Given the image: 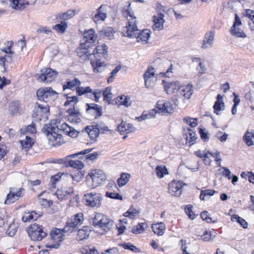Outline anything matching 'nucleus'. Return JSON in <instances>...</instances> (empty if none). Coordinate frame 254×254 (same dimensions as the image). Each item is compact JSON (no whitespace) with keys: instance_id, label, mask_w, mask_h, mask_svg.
<instances>
[{"instance_id":"obj_25","label":"nucleus","mask_w":254,"mask_h":254,"mask_svg":"<svg viewBox=\"0 0 254 254\" xmlns=\"http://www.w3.org/2000/svg\"><path fill=\"white\" fill-rule=\"evenodd\" d=\"M64 233L63 229H56L51 232L52 239L56 242H61L64 239Z\"/></svg>"},{"instance_id":"obj_31","label":"nucleus","mask_w":254,"mask_h":254,"mask_svg":"<svg viewBox=\"0 0 254 254\" xmlns=\"http://www.w3.org/2000/svg\"><path fill=\"white\" fill-rule=\"evenodd\" d=\"M67 112L69 114V118L72 122L76 123H79L81 122L80 113L78 111H76L73 109H69Z\"/></svg>"},{"instance_id":"obj_10","label":"nucleus","mask_w":254,"mask_h":254,"mask_svg":"<svg viewBox=\"0 0 254 254\" xmlns=\"http://www.w3.org/2000/svg\"><path fill=\"white\" fill-rule=\"evenodd\" d=\"M91 150L92 149H87L78 153L69 155L65 157V163L67 166H69L74 169H76V170H81V169H83L84 167V164L79 160H70V158L75 156H78L80 155L86 154L89 153Z\"/></svg>"},{"instance_id":"obj_41","label":"nucleus","mask_w":254,"mask_h":254,"mask_svg":"<svg viewBox=\"0 0 254 254\" xmlns=\"http://www.w3.org/2000/svg\"><path fill=\"white\" fill-rule=\"evenodd\" d=\"M115 102L118 105H124L126 107H128L130 105L129 98L124 95L117 97Z\"/></svg>"},{"instance_id":"obj_8","label":"nucleus","mask_w":254,"mask_h":254,"mask_svg":"<svg viewBox=\"0 0 254 254\" xmlns=\"http://www.w3.org/2000/svg\"><path fill=\"white\" fill-rule=\"evenodd\" d=\"M27 233L33 241H41L47 236V233L44 231V228L36 223L30 225L27 230Z\"/></svg>"},{"instance_id":"obj_24","label":"nucleus","mask_w":254,"mask_h":254,"mask_svg":"<svg viewBox=\"0 0 254 254\" xmlns=\"http://www.w3.org/2000/svg\"><path fill=\"white\" fill-rule=\"evenodd\" d=\"M61 130H62L66 134L72 137H76L78 134V131L69 126L66 123H64L61 125V128H60V131Z\"/></svg>"},{"instance_id":"obj_52","label":"nucleus","mask_w":254,"mask_h":254,"mask_svg":"<svg viewBox=\"0 0 254 254\" xmlns=\"http://www.w3.org/2000/svg\"><path fill=\"white\" fill-rule=\"evenodd\" d=\"M76 92L79 96L85 94H88V93H91L92 89L89 87H78L76 88Z\"/></svg>"},{"instance_id":"obj_33","label":"nucleus","mask_w":254,"mask_h":254,"mask_svg":"<svg viewBox=\"0 0 254 254\" xmlns=\"http://www.w3.org/2000/svg\"><path fill=\"white\" fill-rule=\"evenodd\" d=\"M85 130L91 140L96 139L99 134V131L96 129L94 125L86 127Z\"/></svg>"},{"instance_id":"obj_61","label":"nucleus","mask_w":254,"mask_h":254,"mask_svg":"<svg viewBox=\"0 0 254 254\" xmlns=\"http://www.w3.org/2000/svg\"><path fill=\"white\" fill-rule=\"evenodd\" d=\"M196 121V119L191 118L189 117H186L184 119V122L192 127H194L197 125Z\"/></svg>"},{"instance_id":"obj_28","label":"nucleus","mask_w":254,"mask_h":254,"mask_svg":"<svg viewBox=\"0 0 254 254\" xmlns=\"http://www.w3.org/2000/svg\"><path fill=\"white\" fill-rule=\"evenodd\" d=\"M214 113L217 115L218 114V112L221 110H223L224 109V103L223 101V97L218 94L216 97V101L213 106Z\"/></svg>"},{"instance_id":"obj_64","label":"nucleus","mask_w":254,"mask_h":254,"mask_svg":"<svg viewBox=\"0 0 254 254\" xmlns=\"http://www.w3.org/2000/svg\"><path fill=\"white\" fill-rule=\"evenodd\" d=\"M14 189V195L18 200L19 198L22 197L24 194L25 190L22 188H13Z\"/></svg>"},{"instance_id":"obj_40","label":"nucleus","mask_w":254,"mask_h":254,"mask_svg":"<svg viewBox=\"0 0 254 254\" xmlns=\"http://www.w3.org/2000/svg\"><path fill=\"white\" fill-rule=\"evenodd\" d=\"M130 178V175L128 173H123L120 177L117 180V183L120 187L126 185L128 182Z\"/></svg>"},{"instance_id":"obj_42","label":"nucleus","mask_w":254,"mask_h":254,"mask_svg":"<svg viewBox=\"0 0 254 254\" xmlns=\"http://www.w3.org/2000/svg\"><path fill=\"white\" fill-rule=\"evenodd\" d=\"M13 188H10L9 192L7 194L6 198L5 200L4 203L5 204H10L14 202L17 200L16 197L14 195V192Z\"/></svg>"},{"instance_id":"obj_35","label":"nucleus","mask_w":254,"mask_h":254,"mask_svg":"<svg viewBox=\"0 0 254 254\" xmlns=\"http://www.w3.org/2000/svg\"><path fill=\"white\" fill-rule=\"evenodd\" d=\"M186 135L187 142L189 143L190 146L192 145L195 143V140L197 139V136L195 132L191 129H187V133H186Z\"/></svg>"},{"instance_id":"obj_34","label":"nucleus","mask_w":254,"mask_h":254,"mask_svg":"<svg viewBox=\"0 0 254 254\" xmlns=\"http://www.w3.org/2000/svg\"><path fill=\"white\" fill-rule=\"evenodd\" d=\"M118 130L120 132H126L127 133L133 132L135 130V128L132 124H127L122 122L121 125L118 126Z\"/></svg>"},{"instance_id":"obj_9","label":"nucleus","mask_w":254,"mask_h":254,"mask_svg":"<svg viewBox=\"0 0 254 254\" xmlns=\"http://www.w3.org/2000/svg\"><path fill=\"white\" fill-rule=\"evenodd\" d=\"M83 221V214L82 213H77L67 220L63 230L65 233H71L81 225Z\"/></svg>"},{"instance_id":"obj_37","label":"nucleus","mask_w":254,"mask_h":254,"mask_svg":"<svg viewBox=\"0 0 254 254\" xmlns=\"http://www.w3.org/2000/svg\"><path fill=\"white\" fill-rule=\"evenodd\" d=\"M165 228V225L162 222L154 224L152 226L153 232L159 236L162 235L164 234Z\"/></svg>"},{"instance_id":"obj_46","label":"nucleus","mask_w":254,"mask_h":254,"mask_svg":"<svg viewBox=\"0 0 254 254\" xmlns=\"http://www.w3.org/2000/svg\"><path fill=\"white\" fill-rule=\"evenodd\" d=\"M140 212V210H136L133 207H130L129 209L124 214V216L125 217H129L131 219H133Z\"/></svg>"},{"instance_id":"obj_47","label":"nucleus","mask_w":254,"mask_h":254,"mask_svg":"<svg viewBox=\"0 0 254 254\" xmlns=\"http://www.w3.org/2000/svg\"><path fill=\"white\" fill-rule=\"evenodd\" d=\"M62 175H60V173H58L51 177L49 184V189L50 190H53V189H55L56 188L57 183L59 181Z\"/></svg>"},{"instance_id":"obj_48","label":"nucleus","mask_w":254,"mask_h":254,"mask_svg":"<svg viewBox=\"0 0 254 254\" xmlns=\"http://www.w3.org/2000/svg\"><path fill=\"white\" fill-rule=\"evenodd\" d=\"M231 221L238 222L244 228L248 227V224L246 220L237 215H233L231 216Z\"/></svg>"},{"instance_id":"obj_22","label":"nucleus","mask_w":254,"mask_h":254,"mask_svg":"<svg viewBox=\"0 0 254 254\" xmlns=\"http://www.w3.org/2000/svg\"><path fill=\"white\" fill-rule=\"evenodd\" d=\"M106 6L105 5H101L97 9V13L93 16L94 22H97L99 20L104 21L107 17Z\"/></svg>"},{"instance_id":"obj_30","label":"nucleus","mask_w":254,"mask_h":254,"mask_svg":"<svg viewBox=\"0 0 254 254\" xmlns=\"http://www.w3.org/2000/svg\"><path fill=\"white\" fill-rule=\"evenodd\" d=\"M90 231L91 230L88 226H84L78 231L77 238L79 240L86 239L89 237Z\"/></svg>"},{"instance_id":"obj_20","label":"nucleus","mask_w":254,"mask_h":254,"mask_svg":"<svg viewBox=\"0 0 254 254\" xmlns=\"http://www.w3.org/2000/svg\"><path fill=\"white\" fill-rule=\"evenodd\" d=\"M144 79L145 86L146 88H149L151 87V80L153 78L155 77V69L152 66H149L143 75Z\"/></svg>"},{"instance_id":"obj_45","label":"nucleus","mask_w":254,"mask_h":254,"mask_svg":"<svg viewBox=\"0 0 254 254\" xmlns=\"http://www.w3.org/2000/svg\"><path fill=\"white\" fill-rule=\"evenodd\" d=\"M155 170L156 175L159 178H163L165 175L168 174V170L165 166H157Z\"/></svg>"},{"instance_id":"obj_51","label":"nucleus","mask_w":254,"mask_h":254,"mask_svg":"<svg viewBox=\"0 0 254 254\" xmlns=\"http://www.w3.org/2000/svg\"><path fill=\"white\" fill-rule=\"evenodd\" d=\"M19 102L17 101H13L9 104V111L11 115H15L19 110Z\"/></svg>"},{"instance_id":"obj_38","label":"nucleus","mask_w":254,"mask_h":254,"mask_svg":"<svg viewBox=\"0 0 254 254\" xmlns=\"http://www.w3.org/2000/svg\"><path fill=\"white\" fill-rule=\"evenodd\" d=\"M84 175V171L82 170H75L72 172L69 176L73 181L78 183L81 181Z\"/></svg>"},{"instance_id":"obj_60","label":"nucleus","mask_w":254,"mask_h":254,"mask_svg":"<svg viewBox=\"0 0 254 254\" xmlns=\"http://www.w3.org/2000/svg\"><path fill=\"white\" fill-rule=\"evenodd\" d=\"M102 95H103V92L100 89H96L93 92L91 91V97H90V98L94 99L96 102H98Z\"/></svg>"},{"instance_id":"obj_63","label":"nucleus","mask_w":254,"mask_h":254,"mask_svg":"<svg viewBox=\"0 0 254 254\" xmlns=\"http://www.w3.org/2000/svg\"><path fill=\"white\" fill-rule=\"evenodd\" d=\"M215 136L219 139L220 141L224 142L226 141L228 138V134L225 132L219 131L216 133Z\"/></svg>"},{"instance_id":"obj_16","label":"nucleus","mask_w":254,"mask_h":254,"mask_svg":"<svg viewBox=\"0 0 254 254\" xmlns=\"http://www.w3.org/2000/svg\"><path fill=\"white\" fill-rule=\"evenodd\" d=\"M183 186L182 181H172L169 184L168 191L172 195L180 196L182 194Z\"/></svg>"},{"instance_id":"obj_53","label":"nucleus","mask_w":254,"mask_h":254,"mask_svg":"<svg viewBox=\"0 0 254 254\" xmlns=\"http://www.w3.org/2000/svg\"><path fill=\"white\" fill-rule=\"evenodd\" d=\"M245 15L252 21L253 25H252L250 22H249V25L251 27V29L254 30V11L251 9H246L245 10Z\"/></svg>"},{"instance_id":"obj_14","label":"nucleus","mask_w":254,"mask_h":254,"mask_svg":"<svg viewBox=\"0 0 254 254\" xmlns=\"http://www.w3.org/2000/svg\"><path fill=\"white\" fill-rule=\"evenodd\" d=\"M157 111L162 115L171 114L173 111L172 104L167 101L160 100L157 103Z\"/></svg>"},{"instance_id":"obj_3","label":"nucleus","mask_w":254,"mask_h":254,"mask_svg":"<svg viewBox=\"0 0 254 254\" xmlns=\"http://www.w3.org/2000/svg\"><path fill=\"white\" fill-rule=\"evenodd\" d=\"M42 131L46 135L48 139L49 144L53 146L61 145L63 139L62 134L60 133V128L56 122H51L44 125Z\"/></svg>"},{"instance_id":"obj_44","label":"nucleus","mask_w":254,"mask_h":254,"mask_svg":"<svg viewBox=\"0 0 254 254\" xmlns=\"http://www.w3.org/2000/svg\"><path fill=\"white\" fill-rule=\"evenodd\" d=\"M39 215L36 213L35 211H32L30 213H27L25 216H23L22 220L23 222H26L28 221L36 220L39 217Z\"/></svg>"},{"instance_id":"obj_57","label":"nucleus","mask_w":254,"mask_h":254,"mask_svg":"<svg viewBox=\"0 0 254 254\" xmlns=\"http://www.w3.org/2000/svg\"><path fill=\"white\" fill-rule=\"evenodd\" d=\"M231 33L232 35L237 37H246V35L244 32L240 28L236 27L233 30V28H231Z\"/></svg>"},{"instance_id":"obj_5","label":"nucleus","mask_w":254,"mask_h":254,"mask_svg":"<svg viewBox=\"0 0 254 254\" xmlns=\"http://www.w3.org/2000/svg\"><path fill=\"white\" fill-rule=\"evenodd\" d=\"M91 223L94 227L100 228L105 231L110 230L113 225V221L102 213H96Z\"/></svg>"},{"instance_id":"obj_2","label":"nucleus","mask_w":254,"mask_h":254,"mask_svg":"<svg viewBox=\"0 0 254 254\" xmlns=\"http://www.w3.org/2000/svg\"><path fill=\"white\" fill-rule=\"evenodd\" d=\"M107 49L108 48L105 44L97 46L92 51L91 49H90L92 56L88 59L91 60L90 63L94 72H101L105 69L106 64L104 62H101L99 58L106 57L108 54Z\"/></svg>"},{"instance_id":"obj_23","label":"nucleus","mask_w":254,"mask_h":254,"mask_svg":"<svg viewBox=\"0 0 254 254\" xmlns=\"http://www.w3.org/2000/svg\"><path fill=\"white\" fill-rule=\"evenodd\" d=\"M179 82H166L164 85V89L168 94H172L177 91V94L178 92V89L180 87Z\"/></svg>"},{"instance_id":"obj_62","label":"nucleus","mask_w":254,"mask_h":254,"mask_svg":"<svg viewBox=\"0 0 254 254\" xmlns=\"http://www.w3.org/2000/svg\"><path fill=\"white\" fill-rule=\"evenodd\" d=\"M13 44V42L11 41H8L5 43V47H4L2 51L5 54H12L14 52L11 50V47Z\"/></svg>"},{"instance_id":"obj_19","label":"nucleus","mask_w":254,"mask_h":254,"mask_svg":"<svg viewBox=\"0 0 254 254\" xmlns=\"http://www.w3.org/2000/svg\"><path fill=\"white\" fill-rule=\"evenodd\" d=\"M74 193V190L72 187H63L61 189L57 190L56 194L60 200L66 199L69 196L72 195Z\"/></svg>"},{"instance_id":"obj_26","label":"nucleus","mask_w":254,"mask_h":254,"mask_svg":"<svg viewBox=\"0 0 254 254\" xmlns=\"http://www.w3.org/2000/svg\"><path fill=\"white\" fill-rule=\"evenodd\" d=\"M150 31L148 29L143 30L139 32L138 31L135 37L136 41L138 42H142L146 43L150 37Z\"/></svg>"},{"instance_id":"obj_27","label":"nucleus","mask_w":254,"mask_h":254,"mask_svg":"<svg viewBox=\"0 0 254 254\" xmlns=\"http://www.w3.org/2000/svg\"><path fill=\"white\" fill-rule=\"evenodd\" d=\"M81 83L80 81L76 78H74L72 80L67 81L64 84L63 89L65 90L66 89H69L72 90L76 89V88L79 86Z\"/></svg>"},{"instance_id":"obj_49","label":"nucleus","mask_w":254,"mask_h":254,"mask_svg":"<svg viewBox=\"0 0 254 254\" xmlns=\"http://www.w3.org/2000/svg\"><path fill=\"white\" fill-rule=\"evenodd\" d=\"M112 88L110 87H108L103 91V95L104 97V100L109 103L111 101L113 94L111 92Z\"/></svg>"},{"instance_id":"obj_36","label":"nucleus","mask_w":254,"mask_h":254,"mask_svg":"<svg viewBox=\"0 0 254 254\" xmlns=\"http://www.w3.org/2000/svg\"><path fill=\"white\" fill-rule=\"evenodd\" d=\"M57 22L59 23L53 26V29L57 31L58 33H64L67 27V23L61 20L56 19Z\"/></svg>"},{"instance_id":"obj_32","label":"nucleus","mask_w":254,"mask_h":254,"mask_svg":"<svg viewBox=\"0 0 254 254\" xmlns=\"http://www.w3.org/2000/svg\"><path fill=\"white\" fill-rule=\"evenodd\" d=\"M75 10H68L63 13H60L56 16V19L61 20L64 21L72 18L75 14Z\"/></svg>"},{"instance_id":"obj_4","label":"nucleus","mask_w":254,"mask_h":254,"mask_svg":"<svg viewBox=\"0 0 254 254\" xmlns=\"http://www.w3.org/2000/svg\"><path fill=\"white\" fill-rule=\"evenodd\" d=\"M127 17L128 20V26L124 27L122 33L124 36L128 37H135L139 30L136 25V19L133 13L129 11H127Z\"/></svg>"},{"instance_id":"obj_59","label":"nucleus","mask_w":254,"mask_h":254,"mask_svg":"<svg viewBox=\"0 0 254 254\" xmlns=\"http://www.w3.org/2000/svg\"><path fill=\"white\" fill-rule=\"evenodd\" d=\"M102 32L105 37H108L109 39H111L113 38L115 31L112 28L107 27L103 29L102 31Z\"/></svg>"},{"instance_id":"obj_13","label":"nucleus","mask_w":254,"mask_h":254,"mask_svg":"<svg viewBox=\"0 0 254 254\" xmlns=\"http://www.w3.org/2000/svg\"><path fill=\"white\" fill-rule=\"evenodd\" d=\"M34 116L37 119L41 120L42 119H47L49 114V106L48 104H40L36 103L33 111Z\"/></svg>"},{"instance_id":"obj_7","label":"nucleus","mask_w":254,"mask_h":254,"mask_svg":"<svg viewBox=\"0 0 254 254\" xmlns=\"http://www.w3.org/2000/svg\"><path fill=\"white\" fill-rule=\"evenodd\" d=\"M82 199L86 206L91 208H97L101 205L102 197L100 193L90 192L85 193Z\"/></svg>"},{"instance_id":"obj_6","label":"nucleus","mask_w":254,"mask_h":254,"mask_svg":"<svg viewBox=\"0 0 254 254\" xmlns=\"http://www.w3.org/2000/svg\"><path fill=\"white\" fill-rule=\"evenodd\" d=\"M106 175L105 173L99 169H94L89 171L86 179L88 181H92V187L95 188L102 185L106 180Z\"/></svg>"},{"instance_id":"obj_15","label":"nucleus","mask_w":254,"mask_h":254,"mask_svg":"<svg viewBox=\"0 0 254 254\" xmlns=\"http://www.w3.org/2000/svg\"><path fill=\"white\" fill-rule=\"evenodd\" d=\"M11 7L16 10H22L27 6L34 5L37 0H8Z\"/></svg>"},{"instance_id":"obj_50","label":"nucleus","mask_w":254,"mask_h":254,"mask_svg":"<svg viewBox=\"0 0 254 254\" xmlns=\"http://www.w3.org/2000/svg\"><path fill=\"white\" fill-rule=\"evenodd\" d=\"M20 132L21 133L27 132L34 134L36 132L35 126L33 123H32V124L26 127L25 128H21L20 129Z\"/></svg>"},{"instance_id":"obj_12","label":"nucleus","mask_w":254,"mask_h":254,"mask_svg":"<svg viewBox=\"0 0 254 254\" xmlns=\"http://www.w3.org/2000/svg\"><path fill=\"white\" fill-rule=\"evenodd\" d=\"M58 72L50 68H43L41 70V74L36 75L39 82L49 83L56 79Z\"/></svg>"},{"instance_id":"obj_54","label":"nucleus","mask_w":254,"mask_h":254,"mask_svg":"<svg viewBox=\"0 0 254 254\" xmlns=\"http://www.w3.org/2000/svg\"><path fill=\"white\" fill-rule=\"evenodd\" d=\"M94 126L96 129L99 131V133H103L105 131L109 130L108 127L105 125V123L102 122L97 123V124H95Z\"/></svg>"},{"instance_id":"obj_29","label":"nucleus","mask_w":254,"mask_h":254,"mask_svg":"<svg viewBox=\"0 0 254 254\" xmlns=\"http://www.w3.org/2000/svg\"><path fill=\"white\" fill-rule=\"evenodd\" d=\"M243 140L248 146H251L253 145L254 142V130H247L243 136Z\"/></svg>"},{"instance_id":"obj_1","label":"nucleus","mask_w":254,"mask_h":254,"mask_svg":"<svg viewBox=\"0 0 254 254\" xmlns=\"http://www.w3.org/2000/svg\"><path fill=\"white\" fill-rule=\"evenodd\" d=\"M98 36L93 29H88L84 32L83 37L81 40L80 47L77 50L79 57H85L89 59L92 56L90 53L91 47L94 46L97 42Z\"/></svg>"},{"instance_id":"obj_58","label":"nucleus","mask_w":254,"mask_h":254,"mask_svg":"<svg viewBox=\"0 0 254 254\" xmlns=\"http://www.w3.org/2000/svg\"><path fill=\"white\" fill-rule=\"evenodd\" d=\"M17 227L14 223H11L8 226V229L6 231V233L9 236L12 237L17 232Z\"/></svg>"},{"instance_id":"obj_11","label":"nucleus","mask_w":254,"mask_h":254,"mask_svg":"<svg viewBox=\"0 0 254 254\" xmlns=\"http://www.w3.org/2000/svg\"><path fill=\"white\" fill-rule=\"evenodd\" d=\"M57 93L50 87L40 88L37 91V96L40 101L45 103L54 99Z\"/></svg>"},{"instance_id":"obj_18","label":"nucleus","mask_w":254,"mask_h":254,"mask_svg":"<svg viewBox=\"0 0 254 254\" xmlns=\"http://www.w3.org/2000/svg\"><path fill=\"white\" fill-rule=\"evenodd\" d=\"M214 33L212 31H207L203 38L201 48L206 49L212 47L214 40Z\"/></svg>"},{"instance_id":"obj_21","label":"nucleus","mask_w":254,"mask_h":254,"mask_svg":"<svg viewBox=\"0 0 254 254\" xmlns=\"http://www.w3.org/2000/svg\"><path fill=\"white\" fill-rule=\"evenodd\" d=\"M164 15L159 13L153 16V21L154 24L152 25V28L154 30H160L163 28V24L165 22L164 20Z\"/></svg>"},{"instance_id":"obj_55","label":"nucleus","mask_w":254,"mask_h":254,"mask_svg":"<svg viewBox=\"0 0 254 254\" xmlns=\"http://www.w3.org/2000/svg\"><path fill=\"white\" fill-rule=\"evenodd\" d=\"M78 98L77 96H71L66 97V101L65 102L64 105L67 106L70 105L71 106H74V105L78 102Z\"/></svg>"},{"instance_id":"obj_43","label":"nucleus","mask_w":254,"mask_h":254,"mask_svg":"<svg viewBox=\"0 0 254 254\" xmlns=\"http://www.w3.org/2000/svg\"><path fill=\"white\" fill-rule=\"evenodd\" d=\"M22 148L28 150L30 149L34 144L33 139L31 137L26 136L24 140L20 141Z\"/></svg>"},{"instance_id":"obj_17","label":"nucleus","mask_w":254,"mask_h":254,"mask_svg":"<svg viewBox=\"0 0 254 254\" xmlns=\"http://www.w3.org/2000/svg\"><path fill=\"white\" fill-rule=\"evenodd\" d=\"M193 92V85L192 84L180 86L177 96L180 98L184 97V99H189L191 96Z\"/></svg>"},{"instance_id":"obj_56","label":"nucleus","mask_w":254,"mask_h":254,"mask_svg":"<svg viewBox=\"0 0 254 254\" xmlns=\"http://www.w3.org/2000/svg\"><path fill=\"white\" fill-rule=\"evenodd\" d=\"M11 57L5 54L4 52L0 53V64L4 66L6 62L10 63L11 61Z\"/></svg>"},{"instance_id":"obj_39","label":"nucleus","mask_w":254,"mask_h":254,"mask_svg":"<svg viewBox=\"0 0 254 254\" xmlns=\"http://www.w3.org/2000/svg\"><path fill=\"white\" fill-rule=\"evenodd\" d=\"M147 227L148 225L145 222L139 223L132 228L131 232L135 234L142 233L145 230Z\"/></svg>"}]
</instances>
